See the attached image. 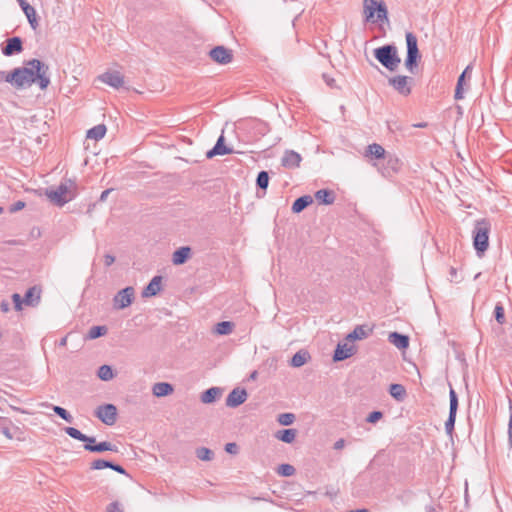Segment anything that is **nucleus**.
Instances as JSON below:
<instances>
[{
  "label": "nucleus",
  "instance_id": "1",
  "mask_svg": "<svg viewBox=\"0 0 512 512\" xmlns=\"http://www.w3.org/2000/svg\"><path fill=\"white\" fill-rule=\"evenodd\" d=\"M26 64L28 67H21V69L25 74L29 85L31 86L33 83H37L40 89H46L50 84L48 65L35 58L29 60Z\"/></svg>",
  "mask_w": 512,
  "mask_h": 512
},
{
  "label": "nucleus",
  "instance_id": "2",
  "mask_svg": "<svg viewBox=\"0 0 512 512\" xmlns=\"http://www.w3.org/2000/svg\"><path fill=\"white\" fill-rule=\"evenodd\" d=\"M45 195L51 202L62 207L78 195V186L74 180L64 178L56 189H46Z\"/></svg>",
  "mask_w": 512,
  "mask_h": 512
},
{
  "label": "nucleus",
  "instance_id": "3",
  "mask_svg": "<svg viewBox=\"0 0 512 512\" xmlns=\"http://www.w3.org/2000/svg\"><path fill=\"white\" fill-rule=\"evenodd\" d=\"M491 223L487 219L475 221L472 231L473 247L477 256L482 257L489 247Z\"/></svg>",
  "mask_w": 512,
  "mask_h": 512
},
{
  "label": "nucleus",
  "instance_id": "4",
  "mask_svg": "<svg viewBox=\"0 0 512 512\" xmlns=\"http://www.w3.org/2000/svg\"><path fill=\"white\" fill-rule=\"evenodd\" d=\"M375 59L389 71H395L401 63L397 47L394 44H386L373 50Z\"/></svg>",
  "mask_w": 512,
  "mask_h": 512
},
{
  "label": "nucleus",
  "instance_id": "5",
  "mask_svg": "<svg viewBox=\"0 0 512 512\" xmlns=\"http://www.w3.org/2000/svg\"><path fill=\"white\" fill-rule=\"evenodd\" d=\"M405 38L407 48L405 67L410 73L414 74L418 67V63L421 60V53L418 48V40L416 35L412 32H406Z\"/></svg>",
  "mask_w": 512,
  "mask_h": 512
},
{
  "label": "nucleus",
  "instance_id": "6",
  "mask_svg": "<svg viewBox=\"0 0 512 512\" xmlns=\"http://www.w3.org/2000/svg\"><path fill=\"white\" fill-rule=\"evenodd\" d=\"M363 6L367 22L388 21V9L383 0H364Z\"/></svg>",
  "mask_w": 512,
  "mask_h": 512
},
{
  "label": "nucleus",
  "instance_id": "7",
  "mask_svg": "<svg viewBox=\"0 0 512 512\" xmlns=\"http://www.w3.org/2000/svg\"><path fill=\"white\" fill-rule=\"evenodd\" d=\"M135 299V289L132 286H127L118 291L113 297V308L116 310H123L129 307Z\"/></svg>",
  "mask_w": 512,
  "mask_h": 512
},
{
  "label": "nucleus",
  "instance_id": "8",
  "mask_svg": "<svg viewBox=\"0 0 512 512\" xmlns=\"http://www.w3.org/2000/svg\"><path fill=\"white\" fill-rule=\"evenodd\" d=\"M449 402V415L445 422V430L448 435L452 436L458 410V396L453 388H450L449 391Z\"/></svg>",
  "mask_w": 512,
  "mask_h": 512
},
{
  "label": "nucleus",
  "instance_id": "9",
  "mask_svg": "<svg viewBox=\"0 0 512 512\" xmlns=\"http://www.w3.org/2000/svg\"><path fill=\"white\" fill-rule=\"evenodd\" d=\"M388 83L390 86H392L399 94L403 96H408L411 94V84L413 83V78L404 76V75H397L390 77L388 79Z\"/></svg>",
  "mask_w": 512,
  "mask_h": 512
},
{
  "label": "nucleus",
  "instance_id": "10",
  "mask_svg": "<svg viewBox=\"0 0 512 512\" xmlns=\"http://www.w3.org/2000/svg\"><path fill=\"white\" fill-rule=\"evenodd\" d=\"M95 415L104 424L112 426L117 420V408L113 404H104L97 407Z\"/></svg>",
  "mask_w": 512,
  "mask_h": 512
},
{
  "label": "nucleus",
  "instance_id": "11",
  "mask_svg": "<svg viewBox=\"0 0 512 512\" xmlns=\"http://www.w3.org/2000/svg\"><path fill=\"white\" fill-rule=\"evenodd\" d=\"M23 51V40L19 36L8 38L1 45V52L4 56H13Z\"/></svg>",
  "mask_w": 512,
  "mask_h": 512
},
{
  "label": "nucleus",
  "instance_id": "12",
  "mask_svg": "<svg viewBox=\"0 0 512 512\" xmlns=\"http://www.w3.org/2000/svg\"><path fill=\"white\" fill-rule=\"evenodd\" d=\"M210 58L221 65H226L233 60V52L231 49L224 46H216L209 52Z\"/></svg>",
  "mask_w": 512,
  "mask_h": 512
},
{
  "label": "nucleus",
  "instance_id": "13",
  "mask_svg": "<svg viewBox=\"0 0 512 512\" xmlns=\"http://www.w3.org/2000/svg\"><path fill=\"white\" fill-rule=\"evenodd\" d=\"M383 160L385 161V164L381 168V173L383 176L390 177L400 171L402 162L397 156L393 154H387Z\"/></svg>",
  "mask_w": 512,
  "mask_h": 512
},
{
  "label": "nucleus",
  "instance_id": "14",
  "mask_svg": "<svg viewBox=\"0 0 512 512\" xmlns=\"http://www.w3.org/2000/svg\"><path fill=\"white\" fill-rule=\"evenodd\" d=\"M65 433L70 436L71 438L84 442V449L88 452L92 453V449L88 448V445L93 446L97 445L96 438L93 436H87L86 434L82 433L80 430L74 427H65L64 428Z\"/></svg>",
  "mask_w": 512,
  "mask_h": 512
},
{
  "label": "nucleus",
  "instance_id": "15",
  "mask_svg": "<svg viewBox=\"0 0 512 512\" xmlns=\"http://www.w3.org/2000/svg\"><path fill=\"white\" fill-rule=\"evenodd\" d=\"M3 76H5L6 82L11 83L18 89L30 86L21 67H17L8 73H5Z\"/></svg>",
  "mask_w": 512,
  "mask_h": 512
},
{
  "label": "nucleus",
  "instance_id": "16",
  "mask_svg": "<svg viewBox=\"0 0 512 512\" xmlns=\"http://www.w3.org/2000/svg\"><path fill=\"white\" fill-rule=\"evenodd\" d=\"M97 79L115 89H119L124 84V76L119 71H106Z\"/></svg>",
  "mask_w": 512,
  "mask_h": 512
},
{
  "label": "nucleus",
  "instance_id": "17",
  "mask_svg": "<svg viewBox=\"0 0 512 512\" xmlns=\"http://www.w3.org/2000/svg\"><path fill=\"white\" fill-rule=\"evenodd\" d=\"M248 394L244 388H234L226 398V406L236 408L247 400Z\"/></svg>",
  "mask_w": 512,
  "mask_h": 512
},
{
  "label": "nucleus",
  "instance_id": "18",
  "mask_svg": "<svg viewBox=\"0 0 512 512\" xmlns=\"http://www.w3.org/2000/svg\"><path fill=\"white\" fill-rule=\"evenodd\" d=\"M231 153H233V150L225 145V138L223 135H220L214 147L207 151L206 157L207 159H212L218 155L223 156Z\"/></svg>",
  "mask_w": 512,
  "mask_h": 512
},
{
  "label": "nucleus",
  "instance_id": "19",
  "mask_svg": "<svg viewBox=\"0 0 512 512\" xmlns=\"http://www.w3.org/2000/svg\"><path fill=\"white\" fill-rule=\"evenodd\" d=\"M163 277L160 275L154 276L148 285L142 290V297L149 298L156 296L162 290Z\"/></svg>",
  "mask_w": 512,
  "mask_h": 512
},
{
  "label": "nucleus",
  "instance_id": "20",
  "mask_svg": "<svg viewBox=\"0 0 512 512\" xmlns=\"http://www.w3.org/2000/svg\"><path fill=\"white\" fill-rule=\"evenodd\" d=\"M356 353V348L353 345L339 343L333 354V361L339 362L352 357Z\"/></svg>",
  "mask_w": 512,
  "mask_h": 512
},
{
  "label": "nucleus",
  "instance_id": "21",
  "mask_svg": "<svg viewBox=\"0 0 512 512\" xmlns=\"http://www.w3.org/2000/svg\"><path fill=\"white\" fill-rule=\"evenodd\" d=\"M472 68L473 67L471 64L467 65L463 72L459 75L454 93L455 100H462L464 98L463 85L465 83L466 78H471Z\"/></svg>",
  "mask_w": 512,
  "mask_h": 512
},
{
  "label": "nucleus",
  "instance_id": "22",
  "mask_svg": "<svg viewBox=\"0 0 512 512\" xmlns=\"http://www.w3.org/2000/svg\"><path fill=\"white\" fill-rule=\"evenodd\" d=\"M19 6L21 7L23 13L27 17V20L32 29H36L38 27V20L36 15V10L33 6H31L26 0H17Z\"/></svg>",
  "mask_w": 512,
  "mask_h": 512
},
{
  "label": "nucleus",
  "instance_id": "23",
  "mask_svg": "<svg viewBox=\"0 0 512 512\" xmlns=\"http://www.w3.org/2000/svg\"><path fill=\"white\" fill-rule=\"evenodd\" d=\"M41 288L38 286L30 287L23 297L24 304L26 306L36 307L41 300Z\"/></svg>",
  "mask_w": 512,
  "mask_h": 512
},
{
  "label": "nucleus",
  "instance_id": "24",
  "mask_svg": "<svg viewBox=\"0 0 512 512\" xmlns=\"http://www.w3.org/2000/svg\"><path fill=\"white\" fill-rule=\"evenodd\" d=\"M302 157L299 153L293 150H286L282 159L281 164L285 168H296L299 167Z\"/></svg>",
  "mask_w": 512,
  "mask_h": 512
},
{
  "label": "nucleus",
  "instance_id": "25",
  "mask_svg": "<svg viewBox=\"0 0 512 512\" xmlns=\"http://www.w3.org/2000/svg\"><path fill=\"white\" fill-rule=\"evenodd\" d=\"M17 431L18 427H16L9 418L0 417V434L4 435L9 440H12Z\"/></svg>",
  "mask_w": 512,
  "mask_h": 512
},
{
  "label": "nucleus",
  "instance_id": "26",
  "mask_svg": "<svg viewBox=\"0 0 512 512\" xmlns=\"http://www.w3.org/2000/svg\"><path fill=\"white\" fill-rule=\"evenodd\" d=\"M191 248L189 246H182L176 249L172 254V262L174 265H182L186 263L191 257Z\"/></svg>",
  "mask_w": 512,
  "mask_h": 512
},
{
  "label": "nucleus",
  "instance_id": "27",
  "mask_svg": "<svg viewBox=\"0 0 512 512\" xmlns=\"http://www.w3.org/2000/svg\"><path fill=\"white\" fill-rule=\"evenodd\" d=\"M372 331V328H368L366 325H357L354 330L346 336V340L356 341L366 339Z\"/></svg>",
  "mask_w": 512,
  "mask_h": 512
},
{
  "label": "nucleus",
  "instance_id": "28",
  "mask_svg": "<svg viewBox=\"0 0 512 512\" xmlns=\"http://www.w3.org/2000/svg\"><path fill=\"white\" fill-rule=\"evenodd\" d=\"M174 392V387L168 382H157L152 386V393L155 397H166Z\"/></svg>",
  "mask_w": 512,
  "mask_h": 512
},
{
  "label": "nucleus",
  "instance_id": "29",
  "mask_svg": "<svg viewBox=\"0 0 512 512\" xmlns=\"http://www.w3.org/2000/svg\"><path fill=\"white\" fill-rule=\"evenodd\" d=\"M388 340L398 349L404 350L409 346V337L399 332H391L388 336Z\"/></svg>",
  "mask_w": 512,
  "mask_h": 512
},
{
  "label": "nucleus",
  "instance_id": "30",
  "mask_svg": "<svg viewBox=\"0 0 512 512\" xmlns=\"http://www.w3.org/2000/svg\"><path fill=\"white\" fill-rule=\"evenodd\" d=\"M270 176L269 173L265 170H262L258 173L256 178V187L258 190L262 191V194L260 195L259 191L257 192L258 197H263L266 194V190L269 185Z\"/></svg>",
  "mask_w": 512,
  "mask_h": 512
},
{
  "label": "nucleus",
  "instance_id": "31",
  "mask_svg": "<svg viewBox=\"0 0 512 512\" xmlns=\"http://www.w3.org/2000/svg\"><path fill=\"white\" fill-rule=\"evenodd\" d=\"M310 358L311 356L309 352L307 350L301 349L292 356L289 364L292 367L299 368L306 364Z\"/></svg>",
  "mask_w": 512,
  "mask_h": 512
},
{
  "label": "nucleus",
  "instance_id": "32",
  "mask_svg": "<svg viewBox=\"0 0 512 512\" xmlns=\"http://www.w3.org/2000/svg\"><path fill=\"white\" fill-rule=\"evenodd\" d=\"M313 203V198L310 195H303L298 197L292 204L291 210L293 213H300Z\"/></svg>",
  "mask_w": 512,
  "mask_h": 512
},
{
  "label": "nucleus",
  "instance_id": "33",
  "mask_svg": "<svg viewBox=\"0 0 512 512\" xmlns=\"http://www.w3.org/2000/svg\"><path fill=\"white\" fill-rule=\"evenodd\" d=\"M315 199L324 205H331L335 201V194L329 189H320L315 193Z\"/></svg>",
  "mask_w": 512,
  "mask_h": 512
},
{
  "label": "nucleus",
  "instance_id": "34",
  "mask_svg": "<svg viewBox=\"0 0 512 512\" xmlns=\"http://www.w3.org/2000/svg\"><path fill=\"white\" fill-rule=\"evenodd\" d=\"M221 394H222L221 388L211 387V388H208L207 390H205L201 394L200 399L204 404H210V403L215 402L216 399L221 396Z\"/></svg>",
  "mask_w": 512,
  "mask_h": 512
},
{
  "label": "nucleus",
  "instance_id": "35",
  "mask_svg": "<svg viewBox=\"0 0 512 512\" xmlns=\"http://www.w3.org/2000/svg\"><path fill=\"white\" fill-rule=\"evenodd\" d=\"M296 435H297L296 429L288 428V429H283V430L277 431V433L275 434V437L284 443L290 444L295 440Z\"/></svg>",
  "mask_w": 512,
  "mask_h": 512
},
{
  "label": "nucleus",
  "instance_id": "36",
  "mask_svg": "<svg viewBox=\"0 0 512 512\" xmlns=\"http://www.w3.org/2000/svg\"><path fill=\"white\" fill-rule=\"evenodd\" d=\"M389 394L397 401L401 402L405 399L407 392L402 384H391L389 386Z\"/></svg>",
  "mask_w": 512,
  "mask_h": 512
},
{
  "label": "nucleus",
  "instance_id": "37",
  "mask_svg": "<svg viewBox=\"0 0 512 512\" xmlns=\"http://www.w3.org/2000/svg\"><path fill=\"white\" fill-rule=\"evenodd\" d=\"M88 448L92 449V453H102L105 451L118 452V447L108 441H102L93 446L88 445Z\"/></svg>",
  "mask_w": 512,
  "mask_h": 512
},
{
  "label": "nucleus",
  "instance_id": "38",
  "mask_svg": "<svg viewBox=\"0 0 512 512\" xmlns=\"http://www.w3.org/2000/svg\"><path fill=\"white\" fill-rule=\"evenodd\" d=\"M106 126L104 124H99L87 131L86 137L88 139L100 140L106 134Z\"/></svg>",
  "mask_w": 512,
  "mask_h": 512
},
{
  "label": "nucleus",
  "instance_id": "39",
  "mask_svg": "<svg viewBox=\"0 0 512 512\" xmlns=\"http://www.w3.org/2000/svg\"><path fill=\"white\" fill-rule=\"evenodd\" d=\"M367 155H370L371 157L375 159H384V157L387 155L385 149L377 143H373L368 145L367 147Z\"/></svg>",
  "mask_w": 512,
  "mask_h": 512
},
{
  "label": "nucleus",
  "instance_id": "40",
  "mask_svg": "<svg viewBox=\"0 0 512 512\" xmlns=\"http://www.w3.org/2000/svg\"><path fill=\"white\" fill-rule=\"evenodd\" d=\"M234 326L231 321H221L215 325L214 332L218 335H229L232 333Z\"/></svg>",
  "mask_w": 512,
  "mask_h": 512
},
{
  "label": "nucleus",
  "instance_id": "41",
  "mask_svg": "<svg viewBox=\"0 0 512 512\" xmlns=\"http://www.w3.org/2000/svg\"><path fill=\"white\" fill-rule=\"evenodd\" d=\"M107 332L108 328L105 325L92 326L88 331L86 339L94 340L99 337L105 336Z\"/></svg>",
  "mask_w": 512,
  "mask_h": 512
},
{
  "label": "nucleus",
  "instance_id": "42",
  "mask_svg": "<svg viewBox=\"0 0 512 512\" xmlns=\"http://www.w3.org/2000/svg\"><path fill=\"white\" fill-rule=\"evenodd\" d=\"M97 376L103 381H109L114 377V373L111 366L102 365L98 369Z\"/></svg>",
  "mask_w": 512,
  "mask_h": 512
},
{
  "label": "nucleus",
  "instance_id": "43",
  "mask_svg": "<svg viewBox=\"0 0 512 512\" xmlns=\"http://www.w3.org/2000/svg\"><path fill=\"white\" fill-rule=\"evenodd\" d=\"M196 457L202 461H211L214 458V452L206 447L196 449Z\"/></svg>",
  "mask_w": 512,
  "mask_h": 512
},
{
  "label": "nucleus",
  "instance_id": "44",
  "mask_svg": "<svg viewBox=\"0 0 512 512\" xmlns=\"http://www.w3.org/2000/svg\"><path fill=\"white\" fill-rule=\"evenodd\" d=\"M51 407H52V410L54 411V413L56 415H58L60 418H62L64 421H66L68 423L73 422L72 415L65 408H63L61 406H57V405H51Z\"/></svg>",
  "mask_w": 512,
  "mask_h": 512
},
{
  "label": "nucleus",
  "instance_id": "45",
  "mask_svg": "<svg viewBox=\"0 0 512 512\" xmlns=\"http://www.w3.org/2000/svg\"><path fill=\"white\" fill-rule=\"evenodd\" d=\"M494 317L498 324L503 325L505 323V310L501 303L496 304L494 308Z\"/></svg>",
  "mask_w": 512,
  "mask_h": 512
},
{
  "label": "nucleus",
  "instance_id": "46",
  "mask_svg": "<svg viewBox=\"0 0 512 512\" xmlns=\"http://www.w3.org/2000/svg\"><path fill=\"white\" fill-rule=\"evenodd\" d=\"M296 472V469L294 466L290 464H281L277 468V473L284 477H290L293 476Z\"/></svg>",
  "mask_w": 512,
  "mask_h": 512
},
{
  "label": "nucleus",
  "instance_id": "47",
  "mask_svg": "<svg viewBox=\"0 0 512 512\" xmlns=\"http://www.w3.org/2000/svg\"><path fill=\"white\" fill-rule=\"evenodd\" d=\"M112 467V461L105 459H96L91 463L90 468L93 470H101Z\"/></svg>",
  "mask_w": 512,
  "mask_h": 512
},
{
  "label": "nucleus",
  "instance_id": "48",
  "mask_svg": "<svg viewBox=\"0 0 512 512\" xmlns=\"http://www.w3.org/2000/svg\"><path fill=\"white\" fill-rule=\"evenodd\" d=\"M277 421L283 426H288L295 421V415L293 413H282L278 415Z\"/></svg>",
  "mask_w": 512,
  "mask_h": 512
},
{
  "label": "nucleus",
  "instance_id": "49",
  "mask_svg": "<svg viewBox=\"0 0 512 512\" xmlns=\"http://www.w3.org/2000/svg\"><path fill=\"white\" fill-rule=\"evenodd\" d=\"M105 512H124V509L119 501H113L106 506Z\"/></svg>",
  "mask_w": 512,
  "mask_h": 512
},
{
  "label": "nucleus",
  "instance_id": "50",
  "mask_svg": "<svg viewBox=\"0 0 512 512\" xmlns=\"http://www.w3.org/2000/svg\"><path fill=\"white\" fill-rule=\"evenodd\" d=\"M383 417V413L381 411H372L368 414L366 421L368 423H376Z\"/></svg>",
  "mask_w": 512,
  "mask_h": 512
},
{
  "label": "nucleus",
  "instance_id": "51",
  "mask_svg": "<svg viewBox=\"0 0 512 512\" xmlns=\"http://www.w3.org/2000/svg\"><path fill=\"white\" fill-rule=\"evenodd\" d=\"M12 301L14 303L15 310L16 311H21L22 310V305L24 304L23 298L18 293H14L12 295Z\"/></svg>",
  "mask_w": 512,
  "mask_h": 512
},
{
  "label": "nucleus",
  "instance_id": "52",
  "mask_svg": "<svg viewBox=\"0 0 512 512\" xmlns=\"http://www.w3.org/2000/svg\"><path fill=\"white\" fill-rule=\"evenodd\" d=\"M25 205L26 204L24 201L18 200L10 205L9 212L10 213L18 212V211L22 210L25 207Z\"/></svg>",
  "mask_w": 512,
  "mask_h": 512
},
{
  "label": "nucleus",
  "instance_id": "53",
  "mask_svg": "<svg viewBox=\"0 0 512 512\" xmlns=\"http://www.w3.org/2000/svg\"><path fill=\"white\" fill-rule=\"evenodd\" d=\"M225 451L229 454H237L238 453V445L234 442L227 443L225 445Z\"/></svg>",
  "mask_w": 512,
  "mask_h": 512
},
{
  "label": "nucleus",
  "instance_id": "54",
  "mask_svg": "<svg viewBox=\"0 0 512 512\" xmlns=\"http://www.w3.org/2000/svg\"><path fill=\"white\" fill-rule=\"evenodd\" d=\"M449 276H450L449 277L450 282L458 283L461 281L460 279H458L457 269L453 266H451L449 269Z\"/></svg>",
  "mask_w": 512,
  "mask_h": 512
},
{
  "label": "nucleus",
  "instance_id": "55",
  "mask_svg": "<svg viewBox=\"0 0 512 512\" xmlns=\"http://www.w3.org/2000/svg\"><path fill=\"white\" fill-rule=\"evenodd\" d=\"M322 78L323 80L325 81V83L330 87V88H334L336 87V81L334 78H332L331 76H329L328 74L324 73L322 75Z\"/></svg>",
  "mask_w": 512,
  "mask_h": 512
},
{
  "label": "nucleus",
  "instance_id": "56",
  "mask_svg": "<svg viewBox=\"0 0 512 512\" xmlns=\"http://www.w3.org/2000/svg\"><path fill=\"white\" fill-rule=\"evenodd\" d=\"M110 469L114 470L115 472L119 473V474H123V475H127L128 476V473L127 471L125 470V468L119 464H116L114 462H112V467H110Z\"/></svg>",
  "mask_w": 512,
  "mask_h": 512
},
{
  "label": "nucleus",
  "instance_id": "57",
  "mask_svg": "<svg viewBox=\"0 0 512 512\" xmlns=\"http://www.w3.org/2000/svg\"><path fill=\"white\" fill-rule=\"evenodd\" d=\"M115 262V257L111 254L104 255V264L106 267L111 266Z\"/></svg>",
  "mask_w": 512,
  "mask_h": 512
},
{
  "label": "nucleus",
  "instance_id": "58",
  "mask_svg": "<svg viewBox=\"0 0 512 512\" xmlns=\"http://www.w3.org/2000/svg\"><path fill=\"white\" fill-rule=\"evenodd\" d=\"M508 443H509V446L512 447V414L510 416L509 424H508Z\"/></svg>",
  "mask_w": 512,
  "mask_h": 512
},
{
  "label": "nucleus",
  "instance_id": "59",
  "mask_svg": "<svg viewBox=\"0 0 512 512\" xmlns=\"http://www.w3.org/2000/svg\"><path fill=\"white\" fill-rule=\"evenodd\" d=\"M345 446V440L344 439H338L335 443H334V449L335 450H340L342 449L343 447Z\"/></svg>",
  "mask_w": 512,
  "mask_h": 512
},
{
  "label": "nucleus",
  "instance_id": "60",
  "mask_svg": "<svg viewBox=\"0 0 512 512\" xmlns=\"http://www.w3.org/2000/svg\"><path fill=\"white\" fill-rule=\"evenodd\" d=\"M0 309H1V311H2V312H4V313L8 312V311H9V309H10V305H9V303H8L7 301H2V302L0 303Z\"/></svg>",
  "mask_w": 512,
  "mask_h": 512
},
{
  "label": "nucleus",
  "instance_id": "61",
  "mask_svg": "<svg viewBox=\"0 0 512 512\" xmlns=\"http://www.w3.org/2000/svg\"><path fill=\"white\" fill-rule=\"evenodd\" d=\"M111 191H112V189H106V190H104V191L101 193L99 200H100V201H105V200H106V198H107V196L110 194V192H111Z\"/></svg>",
  "mask_w": 512,
  "mask_h": 512
},
{
  "label": "nucleus",
  "instance_id": "62",
  "mask_svg": "<svg viewBox=\"0 0 512 512\" xmlns=\"http://www.w3.org/2000/svg\"><path fill=\"white\" fill-rule=\"evenodd\" d=\"M427 125L428 124L426 122H421V123L414 124L413 126L416 128H425V127H427Z\"/></svg>",
  "mask_w": 512,
  "mask_h": 512
},
{
  "label": "nucleus",
  "instance_id": "63",
  "mask_svg": "<svg viewBox=\"0 0 512 512\" xmlns=\"http://www.w3.org/2000/svg\"><path fill=\"white\" fill-rule=\"evenodd\" d=\"M67 344V336L63 337L60 342H59V346H66Z\"/></svg>",
  "mask_w": 512,
  "mask_h": 512
},
{
  "label": "nucleus",
  "instance_id": "64",
  "mask_svg": "<svg viewBox=\"0 0 512 512\" xmlns=\"http://www.w3.org/2000/svg\"><path fill=\"white\" fill-rule=\"evenodd\" d=\"M258 376V372L257 371H253L251 374H250V379L252 380H255Z\"/></svg>",
  "mask_w": 512,
  "mask_h": 512
}]
</instances>
